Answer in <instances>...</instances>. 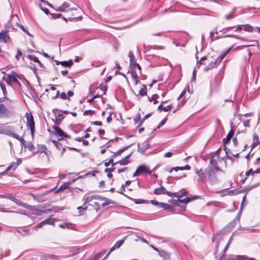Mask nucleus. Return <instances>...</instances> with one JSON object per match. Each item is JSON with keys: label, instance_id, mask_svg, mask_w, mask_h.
<instances>
[{"label": "nucleus", "instance_id": "obj_1", "mask_svg": "<svg viewBox=\"0 0 260 260\" xmlns=\"http://www.w3.org/2000/svg\"><path fill=\"white\" fill-rule=\"evenodd\" d=\"M131 74L135 85H137L138 83V75L137 72V69H138L139 73L141 72V66L138 63H135L133 66H132Z\"/></svg>", "mask_w": 260, "mask_h": 260}, {"label": "nucleus", "instance_id": "obj_2", "mask_svg": "<svg viewBox=\"0 0 260 260\" xmlns=\"http://www.w3.org/2000/svg\"><path fill=\"white\" fill-rule=\"evenodd\" d=\"M26 118H27V122H26L27 126L29 127L30 132H31V134L32 136H34L35 131V121L34 120L33 116L31 114L29 115L28 113H26Z\"/></svg>", "mask_w": 260, "mask_h": 260}, {"label": "nucleus", "instance_id": "obj_3", "mask_svg": "<svg viewBox=\"0 0 260 260\" xmlns=\"http://www.w3.org/2000/svg\"><path fill=\"white\" fill-rule=\"evenodd\" d=\"M144 173H147L150 175L151 174V171L149 170L148 167L146 165L140 166L138 167L137 170L134 173L133 177L139 176L140 174Z\"/></svg>", "mask_w": 260, "mask_h": 260}, {"label": "nucleus", "instance_id": "obj_4", "mask_svg": "<svg viewBox=\"0 0 260 260\" xmlns=\"http://www.w3.org/2000/svg\"><path fill=\"white\" fill-rule=\"evenodd\" d=\"M154 193L157 195L167 194L169 197L176 196V193H172L167 191L165 187L160 186V187L156 188L154 191Z\"/></svg>", "mask_w": 260, "mask_h": 260}, {"label": "nucleus", "instance_id": "obj_5", "mask_svg": "<svg viewBox=\"0 0 260 260\" xmlns=\"http://www.w3.org/2000/svg\"><path fill=\"white\" fill-rule=\"evenodd\" d=\"M76 9L74 8H70L68 4L64 3L61 6L58 7L55 10L58 12H67L68 11H72L75 10Z\"/></svg>", "mask_w": 260, "mask_h": 260}, {"label": "nucleus", "instance_id": "obj_6", "mask_svg": "<svg viewBox=\"0 0 260 260\" xmlns=\"http://www.w3.org/2000/svg\"><path fill=\"white\" fill-rule=\"evenodd\" d=\"M9 116V111L7 107L3 104H0V117L6 118Z\"/></svg>", "mask_w": 260, "mask_h": 260}, {"label": "nucleus", "instance_id": "obj_7", "mask_svg": "<svg viewBox=\"0 0 260 260\" xmlns=\"http://www.w3.org/2000/svg\"><path fill=\"white\" fill-rule=\"evenodd\" d=\"M20 79L21 76L16 74V73L13 72L11 74L8 75V82H14L18 83L17 79Z\"/></svg>", "mask_w": 260, "mask_h": 260}, {"label": "nucleus", "instance_id": "obj_8", "mask_svg": "<svg viewBox=\"0 0 260 260\" xmlns=\"http://www.w3.org/2000/svg\"><path fill=\"white\" fill-rule=\"evenodd\" d=\"M124 241V240H119L117 241L115 245L110 249L108 253L106 255V256L103 260H105L106 258H107V257L110 255L111 252H112L116 249L119 248L123 244Z\"/></svg>", "mask_w": 260, "mask_h": 260}, {"label": "nucleus", "instance_id": "obj_9", "mask_svg": "<svg viewBox=\"0 0 260 260\" xmlns=\"http://www.w3.org/2000/svg\"><path fill=\"white\" fill-rule=\"evenodd\" d=\"M55 221L54 218H48L40 223H39L35 228H41L45 224H53Z\"/></svg>", "mask_w": 260, "mask_h": 260}, {"label": "nucleus", "instance_id": "obj_10", "mask_svg": "<svg viewBox=\"0 0 260 260\" xmlns=\"http://www.w3.org/2000/svg\"><path fill=\"white\" fill-rule=\"evenodd\" d=\"M53 129L55 130V133L60 137L63 138H70L71 136L66 134L60 127L58 126H54Z\"/></svg>", "mask_w": 260, "mask_h": 260}, {"label": "nucleus", "instance_id": "obj_11", "mask_svg": "<svg viewBox=\"0 0 260 260\" xmlns=\"http://www.w3.org/2000/svg\"><path fill=\"white\" fill-rule=\"evenodd\" d=\"M97 90H100L101 91V92L100 93L98 91V93L96 95L94 96L91 99H88V103H91L96 98H97L98 96H102L103 94H105L106 91V89L105 88V87H98V88H97Z\"/></svg>", "mask_w": 260, "mask_h": 260}, {"label": "nucleus", "instance_id": "obj_12", "mask_svg": "<svg viewBox=\"0 0 260 260\" xmlns=\"http://www.w3.org/2000/svg\"><path fill=\"white\" fill-rule=\"evenodd\" d=\"M22 162V160L20 158H18L16 161L12 162L10 166H9L6 170L8 171L10 170L15 171L17 167L20 165Z\"/></svg>", "mask_w": 260, "mask_h": 260}, {"label": "nucleus", "instance_id": "obj_13", "mask_svg": "<svg viewBox=\"0 0 260 260\" xmlns=\"http://www.w3.org/2000/svg\"><path fill=\"white\" fill-rule=\"evenodd\" d=\"M131 154H129L127 155L126 156H125L124 158L122 159L120 161H117L113 164L112 165V166H114L117 164H120L121 165L125 166L127 165L129 161V158L131 156Z\"/></svg>", "mask_w": 260, "mask_h": 260}, {"label": "nucleus", "instance_id": "obj_14", "mask_svg": "<svg viewBox=\"0 0 260 260\" xmlns=\"http://www.w3.org/2000/svg\"><path fill=\"white\" fill-rule=\"evenodd\" d=\"M10 126H6L5 124H0V134L7 135Z\"/></svg>", "mask_w": 260, "mask_h": 260}, {"label": "nucleus", "instance_id": "obj_15", "mask_svg": "<svg viewBox=\"0 0 260 260\" xmlns=\"http://www.w3.org/2000/svg\"><path fill=\"white\" fill-rule=\"evenodd\" d=\"M73 95H74V92L73 91H69L68 92V96H67L66 93L63 92L60 94V97L62 100H66V99H67L69 97L72 96Z\"/></svg>", "mask_w": 260, "mask_h": 260}, {"label": "nucleus", "instance_id": "obj_16", "mask_svg": "<svg viewBox=\"0 0 260 260\" xmlns=\"http://www.w3.org/2000/svg\"><path fill=\"white\" fill-rule=\"evenodd\" d=\"M234 134V132L233 130H231L230 131V132L228 134L226 138L223 139V142H224V144H226L229 142V141H230L231 138L233 137Z\"/></svg>", "mask_w": 260, "mask_h": 260}, {"label": "nucleus", "instance_id": "obj_17", "mask_svg": "<svg viewBox=\"0 0 260 260\" xmlns=\"http://www.w3.org/2000/svg\"><path fill=\"white\" fill-rule=\"evenodd\" d=\"M195 172L198 174L199 177V180L203 181L204 179V174L202 170H199L198 169H194Z\"/></svg>", "mask_w": 260, "mask_h": 260}, {"label": "nucleus", "instance_id": "obj_18", "mask_svg": "<svg viewBox=\"0 0 260 260\" xmlns=\"http://www.w3.org/2000/svg\"><path fill=\"white\" fill-rule=\"evenodd\" d=\"M70 185V182H64L63 184H62L58 189L55 191L56 193L59 192L60 191H63Z\"/></svg>", "mask_w": 260, "mask_h": 260}, {"label": "nucleus", "instance_id": "obj_19", "mask_svg": "<svg viewBox=\"0 0 260 260\" xmlns=\"http://www.w3.org/2000/svg\"><path fill=\"white\" fill-rule=\"evenodd\" d=\"M63 119V115L60 114L57 115H55V118L53 120L56 124H59Z\"/></svg>", "mask_w": 260, "mask_h": 260}, {"label": "nucleus", "instance_id": "obj_20", "mask_svg": "<svg viewBox=\"0 0 260 260\" xmlns=\"http://www.w3.org/2000/svg\"><path fill=\"white\" fill-rule=\"evenodd\" d=\"M25 147L27 148L29 151L33 152L34 153H37V151H35V147L30 142H28L25 145Z\"/></svg>", "mask_w": 260, "mask_h": 260}, {"label": "nucleus", "instance_id": "obj_21", "mask_svg": "<svg viewBox=\"0 0 260 260\" xmlns=\"http://www.w3.org/2000/svg\"><path fill=\"white\" fill-rule=\"evenodd\" d=\"M59 63L61 64L62 66L64 67H71L73 64V60L71 59L68 61L58 62L57 64H58Z\"/></svg>", "mask_w": 260, "mask_h": 260}, {"label": "nucleus", "instance_id": "obj_22", "mask_svg": "<svg viewBox=\"0 0 260 260\" xmlns=\"http://www.w3.org/2000/svg\"><path fill=\"white\" fill-rule=\"evenodd\" d=\"M8 136H11L13 138H14L16 139H17L19 141L20 139H21V138H20L19 136L16 134H15V133H14L13 132V131L11 129V128L10 127V129L9 130V132L7 134Z\"/></svg>", "mask_w": 260, "mask_h": 260}, {"label": "nucleus", "instance_id": "obj_23", "mask_svg": "<svg viewBox=\"0 0 260 260\" xmlns=\"http://www.w3.org/2000/svg\"><path fill=\"white\" fill-rule=\"evenodd\" d=\"M0 42H6V31H2L0 32Z\"/></svg>", "mask_w": 260, "mask_h": 260}, {"label": "nucleus", "instance_id": "obj_24", "mask_svg": "<svg viewBox=\"0 0 260 260\" xmlns=\"http://www.w3.org/2000/svg\"><path fill=\"white\" fill-rule=\"evenodd\" d=\"M210 164L215 169L219 170V169L218 167L217 162L215 159L212 158L210 161Z\"/></svg>", "mask_w": 260, "mask_h": 260}, {"label": "nucleus", "instance_id": "obj_25", "mask_svg": "<svg viewBox=\"0 0 260 260\" xmlns=\"http://www.w3.org/2000/svg\"><path fill=\"white\" fill-rule=\"evenodd\" d=\"M18 27L21 28L24 32H25L27 35L29 36H32V35L29 32L28 28L26 26H24L22 25L17 24Z\"/></svg>", "mask_w": 260, "mask_h": 260}, {"label": "nucleus", "instance_id": "obj_26", "mask_svg": "<svg viewBox=\"0 0 260 260\" xmlns=\"http://www.w3.org/2000/svg\"><path fill=\"white\" fill-rule=\"evenodd\" d=\"M128 57L130 59V67L133 66L135 63H133V60L135 59V56L133 54L131 51H129L128 53Z\"/></svg>", "mask_w": 260, "mask_h": 260}, {"label": "nucleus", "instance_id": "obj_27", "mask_svg": "<svg viewBox=\"0 0 260 260\" xmlns=\"http://www.w3.org/2000/svg\"><path fill=\"white\" fill-rule=\"evenodd\" d=\"M143 145L144 146V147H143L142 148H141L140 147V145L139 144L138 145V149L142 153L144 152L145 151V150L147 149L148 148V146L147 143H144Z\"/></svg>", "mask_w": 260, "mask_h": 260}, {"label": "nucleus", "instance_id": "obj_28", "mask_svg": "<svg viewBox=\"0 0 260 260\" xmlns=\"http://www.w3.org/2000/svg\"><path fill=\"white\" fill-rule=\"evenodd\" d=\"M158 98H159V96L157 94H153L151 98L150 99V101L151 102H153L154 104H156V103H157V100L158 99Z\"/></svg>", "mask_w": 260, "mask_h": 260}, {"label": "nucleus", "instance_id": "obj_29", "mask_svg": "<svg viewBox=\"0 0 260 260\" xmlns=\"http://www.w3.org/2000/svg\"><path fill=\"white\" fill-rule=\"evenodd\" d=\"M178 202H182V203H187L191 201L192 199L189 197L186 198L185 199H182V198H178Z\"/></svg>", "mask_w": 260, "mask_h": 260}, {"label": "nucleus", "instance_id": "obj_30", "mask_svg": "<svg viewBox=\"0 0 260 260\" xmlns=\"http://www.w3.org/2000/svg\"><path fill=\"white\" fill-rule=\"evenodd\" d=\"M30 59L31 60H33L34 61L38 63L40 65V66H42V64L37 57H36L35 56L31 55V56H30Z\"/></svg>", "mask_w": 260, "mask_h": 260}, {"label": "nucleus", "instance_id": "obj_31", "mask_svg": "<svg viewBox=\"0 0 260 260\" xmlns=\"http://www.w3.org/2000/svg\"><path fill=\"white\" fill-rule=\"evenodd\" d=\"M243 27H244V30L248 31H252V29H253L252 27L249 24L243 25Z\"/></svg>", "mask_w": 260, "mask_h": 260}, {"label": "nucleus", "instance_id": "obj_32", "mask_svg": "<svg viewBox=\"0 0 260 260\" xmlns=\"http://www.w3.org/2000/svg\"><path fill=\"white\" fill-rule=\"evenodd\" d=\"M39 150L41 151V153H44L45 154H47V152H46L47 148L45 146H44V145L39 146Z\"/></svg>", "mask_w": 260, "mask_h": 260}, {"label": "nucleus", "instance_id": "obj_33", "mask_svg": "<svg viewBox=\"0 0 260 260\" xmlns=\"http://www.w3.org/2000/svg\"><path fill=\"white\" fill-rule=\"evenodd\" d=\"M0 86L3 90V92L4 95L7 94V90L5 85L3 83H0Z\"/></svg>", "mask_w": 260, "mask_h": 260}, {"label": "nucleus", "instance_id": "obj_34", "mask_svg": "<svg viewBox=\"0 0 260 260\" xmlns=\"http://www.w3.org/2000/svg\"><path fill=\"white\" fill-rule=\"evenodd\" d=\"M239 260H256L253 258H250L246 256H240Z\"/></svg>", "mask_w": 260, "mask_h": 260}, {"label": "nucleus", "instance_id": "obj_35", "mask_svg": "<svg viewBox=\"0 0 260 260\" xmlns=\"http://www.w3.org/2000/svg\"><path fill=\"white\" fill-rule=\"evenodd\" d=\"M233 48V47H231L229 49V50L226 52H225L224 53H223V54H222L221 56H219V62H220L223 59V58L225 57V56L226 55V54L231 50Z\"/></svg>", "mask_w": 260, "mask_h": 260}, {"label": "nucleus", "instance_id": "obj_36", "mask_svg": "<svg viewBox=\"0 0 260 260\" xmlns=\"http://www.w3.org/2000/svg\"><path fill=\"white\" fill-rule=\"evenodd\" d=\"M86 208H87L86 207L83 208L81 206L78 207L77 209L79 211V215H81L83 214V212L85 210H86Z\"/></svg>", "mask_w": 260, "mask_h": 260}, {"label": "nucleus", "instance_id": "obj_37", "mask_svg": "<svg viewBox=\"0 0 260 260\" xmlns=\"http://www.w3.org/2000/svg\"><path fill=\"white\" fill-rule=\"evenodd\" d=\"M217 61H213V62H211L209 65L208 66V67H209V68H210L211 69L215 68L216 66H217Z\"/></svg>", "mask_w": 260, "mask_h": 260}, {"label": "nucleus", "instance_id": "obj_38", "mask_svg": "<svg viewBox=\"0 0 260 260\" xmlns=\"http://www.w3.org/2000/svg\"><path fill=\"white\" fill-rule=\"evenodd\" d=\"M126 148H127V147H125V148H123L121 149H119V150H118L117 152H116L114 153V155H119L121 154L123 152H124L126 149Z\"/></svg>", "mask_w": 260, "mask_h": 260}, {"label": "nucleus", "instance_id": "obj_39", "mask_svg": "<svg viewBox=\"0 0 260 260\" xmlns=\"http://www.w3.org/2000/svg\"><path fill=\"white\" fill-rule=\"evenodd\" d=\"M173 170H175V171H178L179 170H183V167H177L175 168H172L170 171V173H171Z\"/></svg>", "mask_w": 260, "mask_h": 260}, {"label": "nucleus", "instance_id": "obj_40", "mask_svg": "<svg viewBox=\"0 0 260 260\" xmlns=\"http://www.w3.org/2000/svg\"><path fill=\"white\" fill-rule=\"evenodd\" d=\"M225 37H233V38H236V39H239V40H241L244 41L243 38L238 37H237L236 36H235V35H226Z\"/></svg>", "mask_w": 260, "mask_h": 260}, {"label": "nucleus", "instance_id": "obj_41", "mask_svg": "<svg viewBox=\"0 0 260 260\" xmlns=\"http://www.w3.org/2000/svg\"><path fill=\"white\" fill-rule=\"evenodd\" d=\"M172 108V105H168L166 107H165L164 108H163V110L164 111H168L169 110H170Z\"/></svg>", "mask_w": 260, "mask_h": 260}, {"label": "nucleus", "instance_id": "obj_42", "mask_svg": "<svg viewBox=\"0 0 260 260\" xmlns=\"http://www.w3.org/2000/svg\"><path fill=\"white\" fill-rule=\"evenodd\" d=\"M53 143L55 144L56 147L58 149H60V147L61 146V145L58 143L57 142L55 141H52Z\"/></svg>", "mask_w": 260, "mask_h": 260}, {"label": "nucleus", "instance_id": "obj_43", "mask_svg": "<svg viewBox=\"0 0 260 260\" xmlns=\"http://www.w3.org/2000/svg\"><path fill=\"white\" fill-rule=\"evenodd\" d=\"M17 204L20 205L22 207H25V204L22 203L20 200L16 199V201H14Z\"/></svg>", "mask_w": 260, "mask_h": 260}, {"label": "nucleus", "instance_id": "obj_44", "mask_svg": "<svg viewBox=\"0 0 260 260\" xmlns=\"http://www.w3.org/2000/svg\"><path fill=\"white\" fill-rule=\"evenodd\" d=\"M253 174H253V171L252 170V169H250L249 171H247L246 172V176L247 177L248 176L250 175H253Z\"/></svg>", "mask_w": 260, "mask_h": 260}, {"label": "nucleus", "instance_id": "obj_45", "mask_svg": "<svg viewBox=\"0 0 260 260\" xmlns=\"http://www.w3.org/2000/svg\"><path fill=\"white\" fill-rule=\"evenodd\" d=\"M111 164H112V165L114 164V163H113V159H110V160H109V161H108V162H106L105 163V166L106 167H108V166H110V165Z\"/></svg>", "mask_w": 260, "mask_h": 260}, {"label": "nucleus", "instance_id": "obj_46", "mask_svg": "<svg viewBox=\"0 0 260 260\" xmlns=\"http://www.w3.org/2000/svg\"><path fill=\"white\" fill-rule=\"evenodd\" d=\"M243 124L245 127H249V120H245L243 121Z\"/></svg>", "mask_w": 260, "mask_h": 260}, {"label": "nucleus", "instance_id": "obj_47", "mask_svg": "<svg viewBox=\"0 0 260 260\" xmlns=\"http://www.w3.org/2000/svg\"><path fill=\"white\" fill-rule=\"evenodd\" d=\"M94 113V111L91 110H86L84 112V114H86L87 115H92Z\"/></svg>", "mask_w": 260, "mask_h": 260}, {"label": "nucleus", "instance_id": "obj_48", "mask_svg": "<svg viewBox=\"0 0 260 260\" xmlns=\"http://www.w3.org/2000/svg\"><path fill=\"white\" fill-rule=\"evenodd\" d=\"M186 194V192H183L180 195H177L176 193V196H175V197H177L178 198H182L183 196H185Z\"/></svg>", "mask_w": 260, "mask_h": 260}, {"label": "nucleus", "instance_id": "obj_49", "mask_svg": "<svg viewBox=\"0 0 260 260\" xmlns=\"http://www.w3.org/2000/svg\"><path fill=\"white\" fill-rule=\"evenodd\" d=\"M166 119H165L164 120H162L161 122L159 124V125H158L157 126V128H159L161 126H162V125H164L165 123H166Z\"/></svg>", "mask_w": 260, "mask_h": 260}, {"label": "nucleus", "instance_id": "obj_50", "mask_svg": "<svg viewBox=\"0 0 260 260\" xmlns=\"http://www.w3.org/2000/svg\"><path fill=\"white\" fill-rule=\"evenodd\" d=\"M234 27H229L223 28L221 31L223 32V34L227 32L231 28H233Z\"/></svg>", "mask_w": 260, "mask_h": 260}, {"label": "nucleus", "instance_id": "obj_51", "mask_svg": "<svg viewBox=\"0 0 260 260\" xmlns=\"http://www.w3.org/2000/svg\"><path fill=\"white\" fill-rule=\"evenodd\" d=\"M161 207L165 209H167L170 207V205L165 203H160Z\"/></svg>", "mask_w": 260, "mask_h": 260}, {"label": "nucleus", "instance_id": "obj_52", "mask_svg": "<svg viewBox=\"0 0 260 260\" xmlns=\"http://www.w3.org/2000/svg\"><path fill=\"white\" fill-rule=\"evenodd\" d=\"M173 155V153L171 152H167L165 154L164 157H170Z\"/></svg>", "mask_w": 260, "mask_h": 260}, {"label": "nucleus", "instance_id": "obj_53", "mask_svg": "<svg viewBox=\"0 0 260 260\" xmlns=\"http://www.w3.org/2000/svg\"><path fill=\"white\" fill-rule=\"evenodd\" d=\"M139 93L140 95L143 96L146 94V91L145 89H141L139 91Z\"/></svg>", "mask_w": 260, "mask_h": 260}, {"label": "nucleus", "instance_id": "obj_54", "mask_svg": "<svg viewBox=\"0 0 260 260\" xmlns=\"http://www.w3.org/2000/svg\"><path fill=\"white\" fill-rule=\"evenodd\" d=\"M127 170V168H126V167H124V168H122L121 169H119L118 170V173H122V172H124V171H126Z\"/></svg>", "mask_w": 260, "mask_h": 260}, {"label": "nucleus", "instance_id": "obj_55", "mask_svg": "<svg viewBox=\"0 0 260 260\" xmlns=\"http://www.w3.org/2000/svg\"><path fill=\"white\" fill-rule=\"evenodd\" d=\"M151 48L154 49H164V47L163 46H153V47H151Z\"/></svg>", "mask_w": 260, "mask_h": 260}, {"label": "nucleus", "instance_id": "obj_56", "mask_svg": "<svg viewBox=\"0 0 260 260\" xmlns=\"http://www.w3.org/2000/svg\"><path fill=\"white\" fill-rule=\"evenodd\" d=\"M242 29H244L243 25H239L237 26V27L236 29V31H241Z\"/></svg>", "mask_w": 260, "mask_h": 260}, {"label": "nucleus", "instance_id": "obj_57", "mask_svg": "<svg viewBox=\"0 0 260 260\" xmlns=\"http://www.w3.org/2000/svg\"><path fill=\"white\" fill-rule=\"evenodd\" d=\"M7 198L9 199L10 200L13 201L14 202V201H16V198H15V197L11 195H9V196H8Z\"/></svg>", "mask_w": 260, "mask_h": 260}, {"label": "nucleus", "instance_id": "obj_58", "mask_svg": "<svg viewBox=\"0 0 260 260\" xmlns=\"http://www.w3.org/2000/svg\"><path fill=\"white\" fill-rule=\"evenodd\" d=\"M253 141L256 142V145L259 143V139L258 136L255 135L253 138Z\"/></svg>", "mask_w": 260, "mask_h": 260}, {"label": "nucleus", "instance_id": "obj_59", "mask_svg": "<svg viewBox=\"0 0 260 260\" xmlns=\"http://www.w3.org/2000/svg\"><path fill=\"white\" fill-rule=\"evenodd\" d=\"M206 59V57H203L201 58V60H200L199 62H197V66H200L202 64V61H204V60H205Z\"/></svg>", "mask_w": 260, "mask_h": 260}, {"label": "nucleus", "instance_id": "obj_60", "mask_svg": "<svg viewBox=\"0 0 260 260\" xmlns=\"http://www.w3.org/2000/svg\"><path fill=\"white\" fill-rule=\"evenodd\" d=\"M81 178V176H79V177H77L75 179H73L72 180H71V181H68V182H70V185L72 183H74L75 182V181H76L78 179H79V178Z\"/></svg>", "mask_w": 260, "mask_h": 260}, {"label": "nucleus", "instance_id": "obj_61", "mask_svg": "<svg viewBox=\"0 0 260 260\" xmlns=\"http://www.w3.org/2000/svg\"><path fill=\"white\" fill-rule=\"evenodd\" d=\"M92 123L95 125H101L102 124L101 122L99 121H93V122H92Z\"/></svg>", "mask_w": 260, "mask_h": 260}, {"label": "nucleus", "instance_id": "obj_62", "mask_svg": "<svg viewBox=\"0 0 260 260\" xmlns=\"http://www.w3.org/2000/svg\"><path fill=\"white\" fill-rule=\"evenodd\" d=\"M186 91L185 90H184L181 93V94H180L179 96L178 97V100H179L180 99H181L182 97H183L184 96V95L185 94Z\"/></svg>", "mask_w": 260, "mask_h": 260}, {"label": "nucleus", "instance_id": "obj_63", "mask_svg": "<svg viewBox=\"0 0 260 260\" xmlns=\"http://www.w3.org/2000/svg\"><path fill=\"white\" fill-rule=\"evenodd\" d=\"M101 256L100 255V254L98 253L94 256L93 258H94L95 260H99Z\"/></svg>", "mask_w": 260, "mask_h": 260}, {"label": "nucleus", "instance_id": "obj_64", "mask_svg": "<svg viewBox=\"0 0 260 260\" xmlns=\"http://www.w3.org/2000/svg\"><path fill=\"white\" fill-rule=\"evenodd\" d=\"M233 18V16H232L231 14H229V15H226L225 16V18L227 20H230V19H231Z\"/></svg>", "mask_w": 260, "mask_h": 260}]
</instances>
